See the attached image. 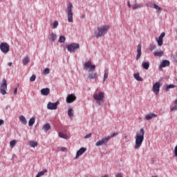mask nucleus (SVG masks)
<instances>
[{
	"label": "nucleus",
	"instance_id": "nucleus-46",
	"mask_svg": "<svg viewBox=\"0 0 177 177\" xmlns=\"http://www.w3.org/2000/svg\"><path fill=\"white\" fill-rule=\"evenodd\" d=\"M174 110H177V105H175L174 107L171 108V111H174Z\"/></svg>",
	"mask_w": 177,
	"mask_h": 177
},
{
	"label": "nucleus",
	"instance_id": "nucleus-36",
	"mask_svg": "<svg viewBox=\"0 0 177 177\" xmlns=\"http://www.w3.org/2000/svg\"><path fill=\"white\" fill-rule=\"evenodd\" d=\"M46 172H48V169H44L43 171L39 172L37 174L40 176H42L44 174H46Z\"/></svg>",
	"mask_w": 177,
	"mask_h": 177
},
{
	"label": "nucleus",
	"instance_id": "nucleus-47",
	"mask_svg": "<svg viewBox=\"0 0 177 177\" xmlns=\"http://www.w3.org/2000/svg\"><path fill=\"white\" fill-rule=\"evenodd\" d=\"M115 177H123L122 173H118V174H116Z\"/></svg>",
	"mask_w": 177,
	"mask_h": 177
},
{
	"label": "nucleus",
	"instance_id": "nucleus-52",
	"mask_svg": "<svg viewBox=\"0 0 177 177\" xmlns=\"http://www.w3.org/2000/svg\"><path fill=\"white\" fill-rule=\"evenodd\" d=\"M36 177H40V176H39V175H38V174H37Z\"/></svg>",
	"mask_w": 177,
	"mask_h": 177
},
{
	"label": "nucleus",
	"instance_id": "nucleus-28",
	"mask_svg": "<svg viewBox=\"0 0 177 177\" xmlns=\"http://www.w3.org/2000/svg\"><path fill=\"white\" fill-rule=\"evenodd\" d=\"M154 56H162L164 55V51L160 50V51H155L153 53Z\"/></svg>",
	"mask_w": 177,
	"mask_h": 177
},
{
	"label": "nucleus",
	"instance_id": "nucleus-19",
	"mask_svg": "<svg viewBox=\"0 0 177 177\" xmlns=\"http://www.w3.org/2000/svg\"><path fill=\"white\" fill-rule=\"evenodd\" d=\"M169 64H171V62H169V61L165 59L162 62V63L160 65V67L161 68H164V67H168V66H169Z\"/></svg>",
	"mask_w": 177,
	"mask_h": 177
},
{
	"label": "nucleus",
	"instance_id": "nucleus-15",
	"mask_svg": "<svg viewBox=\"0 0 177 177\" xmlns=\"http://www.w3.org/2000/svg\"><path fill=\"white\" fill-rule=\"evenodd\" d=\"M86 151V148L82 147L80 148L76 153L75 158H78L79 157H81V156L83 155L84 153Z\"/></svg>",
	"mask_w": 177,
	"mask_h": 177
},
{
	"label": "nucleus",
	"instance_id": "nucleus-23",
	"mask_svg": "<svg viewBox=\"0 0 177 177\" xmlns=\"http://www.w3.org/2000/svg\"><path fill=\"white\" fill-rule=\"evenodd\" d=\"M57 38V37L56 36V34L55 33H51L50 35V37L49 39L50 41H51L52 42H53L54 41H56V39Z\"/></svg>",
	"mask_w": 177,
	"mask_h": 177
},
{
	"label": "nucleus",
	"instance_id": "nucleus-25",
	"mask_svg": "<svg viewBox=\"0 0 177 177\" xmlns=\"http://www.w3.org/2000/svg\"><path fill=\"white\" fill-rule=\"evenodd\" d=\"M43 129L46 132H48V131H49V129H50V124H49V123H46V124L44 125Z\"/></svg>",
	"mask_w": 177,
	"mask_h": 177
},
{
	"label": "nucleus",
	"instance_id": "nucleus-11",
	"mask_svg": "<svg viewBox=\"0 0 177 177\" xmlns=\"http://www.w3.org/2000/svg\"><path fill=\"white\" fill-rule=\"evenodd\" d=\"M77 100V97L73 93L68 94L66 97V103H73V102H75Z\"/></svg>",
	"mask_w": 177,
	"mask_h": 177
},
{
	"label": "nucleus",
	"instance_id": "nucleus-2",
	"mask_svg": "<svg viewBox=\"0 0 177 177\" xmlns=\"http://www.w3.org/2000/svg\"><path fill=\"white\" fill-rule=\"evenodd\" d=\"M110 29V26L109 25H104L97 28V32H95V38H100V37H104L107 32Z\"/></svg>",
	"mask_w": 177,
	"mask_h": 177
},
{
	"label": "nucleus",
	"instance_id": "nucleus-5",
	"mask_svg": "<svg viewBox=\"0 0 177 177\" xmlns=\"http://www.w3.org/2000/svg\"><path fill=\"white\" fill-rule=\"evenodd\" d=\"M84 66V70H88V68L90 67V68L88 70L89 73H92V72L95 71V69L96 68V66L95 65H92V62H91V61L85 62Z\"/></svg>",
	"mask_w": 177,
	"mask_h": 177
},
{
	"label": "nucleus",
	"instance_id": "nucleus-37",
	"mask_svg": "<svg viewBox=\"0 0 177 177\" xmlns=\"http://www.w3.org/2000/svg\"><path fill=\"white\" fill-rule=\"evenodd\" d=\"M124 139H125V143H128V142H131V137L128 136H124Z\"/></svg>",
	"mask_w": 177,
	"mask_h": 177
},
{
	"label": "nucleus",
	"instance_id": "nucleus-33",
	"mask_svg": "<svg viewBox=\"0 0 177 177\" xmlns=\"http://www.w3.org/2000/svg\"><path fill=\"white\" fill-rule=\"evenodd\" d=\"M174 88H176V86L174 84H169L166 86V90L168 91V89H172Z\"/></svg>",
	"mask_w": 177,
	"mask_h": 177
},
{
	"label": "nucleus",
	"instance_id": "nucleus-22",
	"mask_svg": "<svg viewBox=\"0 0 177 177\" xmlns=\"http://www.w3.org/2000/svg\"><path fill=\"white\" fill-rule=\"evenodd\" d=\"M142 66L145 70H149V67H150V62H143L142 64Z\"/></svg>",
	"mask_w": 177,
	"mask_h": 177
},
{
	"label": "nucleus",
	"instance_id": "nucleus-6",
	"mask_svg": "<svg viewBox=\"0 0 177 177\" xmlns=\"http://www.w3.org/2000/svg\"><path fill=\"white\" fill-rule=\"evenodd\" d=\"M6 89H8V84L6 79H3L2 84L0 86V91L2 95H6Z\"/></svg>",
	"mask_w": 177,
	"mask_h": 177
},
{
	"label": "nucleus",
	"instance_id": "nucleus-39",
	"mask_svg": "<svg viewBox=\"0 0 177 177\" xmlns=\"http://www.w3.org/2000/svg\"><path fill=\"white\" fill-rule=\"evenodd\" d=\"M153 8L156 9V10H158V12L161 11V8H160V6H158L157 4H154L153 5Z\"/></svg>",
	"mask_w": 177,
	"mask_h": 177
},
{
	"label": "nucleus",
	"instance_id": "nucleus-9",
	"mask_svg": "<svg viewBox=\"0 0 177 177\" xmlns=\"http://www.w3.org/2000/svg\"><path fill=\"white\" fill-rule=\"evenodd\" d=\"M109 140H110V137L102 138L101 140L96 142L95 146H103L107 144Z\"/></svg>",
	"mask_w": 177,
	"mask_h": 177
},
{
	"label": "nucleus",
	"instance_id": "nucleus-35",
	"mask_svg": "<svg viewBox=\"0 0 177 177\" xmlns=\"http://www.w3.org/2000/svg\"><path fill=\"white\" fill-rule=\"evenodd\" d=\"M68 115L69 117H73L74 115V113H73V109H69L68 111Z\"/></svg>",
	"mask_w": 177,
	"mask_h": 177
},
{
	"label": "nucleus",
	"instance_id": "nucleus-38",
	"mask_svg": "<svg viewBox=\"0 0 177 177\" xmlns=\"http://www.w3.org/2000/svg\"><path fill=\"white\" fill-rule=\"evenodd\" d=\"M36 78H37V76H36L35 75H32L30 77V81L31 82H34V81H35Z\"/></svg>",
	"mask_w": 177,
	"mask_h": 177
},
{
	"label": "nucleus",
	"instance_id": "nucleus-16",
	"mask_svg": "<svg viewBox=\"0 0 177 177\" xmlns=\"http://www.w3.org/2000/svg\"><path fill=\"white\" fill-rule=\"evenodd\" d=\"M158 115L156 113H149L145 115V120L149 121V120H151V118H156Z\"/></svg>",
	"mask_w": 177,
	"mask_h": 177
},
{
	"label": "nucleus",
	"instance_id": "nucleus-49",
	"mask_svg": "<svg viewBox=\"0 0 177 177\" xmlns=\"http://www.w3.org/2000/svg\"><path fill=\"white\" fill-rule=\"evenodd\" d=\"M4 122H5L3 121V120L0 119V127H1V125H3Z\"/></svg>",
	"mask_w": 177,
	"mask_h": 177
},
{
	"label": "nucleus",
	"instance_id": "nucleus-30",
	"mask_svg": "<svg viewBox=\"0 0 177 177\" xmlns=\"http://www.w3.org/2000/svg\"><path fill=\"white\" fill-rule=\"evenodd\" d=\"M16 143H17V141H16V140H12L10 142V147H11V149H13V147L16 146Z\"/></svg>",
	"mask_w": 177,
	"mask_h": 177
},
{
	"label": "nucleus",
	"instance_id": "nucleus-48",
	"mask_svg": "<svg viewBox=\"0 0 177 177\" xmlns=\"http://www.w3.org/2000/svg\"><path fill=\"white\" fill-rule=\"evenodd\" d=\"M127 6H128V8H132V5H131L130 1H127Z\"/></svg>",
	"mask_w": 177,
	"mask_h": 177
},
{
	"label": "nucleus",
	"instance_id": "nucleus-7",
	"mask_svg": "<svg viewBox=\"0 0 177 177\" xmlns=\"http://www.w3.org/2000/svg\"><path fill=\"white\" fill-rule=\"evenodd\" d=\"M10 48V46L8 43L3 42L0 44V49L1 52H3V53H5L6 55L9 52Z\"/></svg>",
	"mask_w": 177,
	"mask_h": 177
},
{
	"label": "nucleus",
	"instance_id": "nucleus-50",
	"mask_svg": "<svg viewBox=\"0 0 177 177\" xmlns=\"http://www.w3.org/2000/svg\"><path fill=\"white\" fill-rule=\"evenodd\" d=\"M14 93H15V95H16V93H17V88H15Z\"/></svg>",
	"mask_w": 177,
	"mask_h": 177
},
{
	"label": "nucleus",
	"instance_id": "nucleus-44",
	"mask_svg": "<svg viewBox=\"0 0 177 177\" xmlns=\"http://www.w3.org/2000/svg\"><path fill=\"white\" fill-rule=\"evenodd\" d=\"M92 137V133H90L85 136L84 139H89V138Z\"/></svg>",
	"mask_w": 177,
	"mask_h": 177
},
{
	"label": "nucleus",
	"instance_id": "nucleus-34",
	"mask_svg": "<svg viewBox=\"0 0 177 177\" xmlns=\"http://www.w3.org/2000/svg\"><path fill=\"white\" fill-rule=\"evenodd\" d=\"M57 26H59V21H55L54 23L53 24L52 28H57Z\"/></svg>",
	"mask_w": 177,
	"mask_h": 177
},
{
	"label": "nucleus",
	"instance_id": "nucleus-12",
	"mask_svg": "<svg viewBox=\"0 0 177 177\" xmlns=\"http://www.w3.org/2000/svg\"><path fill=\"white\" fill-rule=\"evenodd\" d=\"M93 99L95 100H103L104 99V93L101 91L98 94H94Z\"/></svg>",
	"mask_w": 177,
	"mask_h": 177
},
{
	"label": "nucleus",
	"instance_id": "nucleus-8",
	"mask_svg": "<svg viewBox=\"0 0 177 177\" xmlns=\"http://www.w3.org/2000/svg\"><path fill=\"white\" fill-rule=\"evenodd\" d=\"M160 88H161V83H160V82H157L153 84L152 88L153 93L158 95L160 93Z\"/></svg>",
	"mask_w": 177,
	"mask_h": 177
},
{
	"label": "nucleus",
	"instance_id": "nucleus-41",
	"mask_svg": "<svg viewBox=\"0 0 177 177\" xmlns=\"http://www.w3.org/2000/svg\"><path fill=\"white\" fill-rule=\"evenodd\" d=\"M49 73H50V71L49 70V68H46L44 69V74L45 75H46V74H49Z\"/></svg>",
	"mask_w": 177,
	"mask_h": 177
},
{
	"label": "nucleus",
	"instance_id": "nucleus-18",
	"mask_svg": "<svg viewBox=\"0 0 177 177\" xmlns=\"http://www.w3.org/2000/svg\"><path fill=\"white\" fill-rule=\"evenodd\" d=\"M88 78L89 80H96L97 78V73L89 72Z\"/></svg>",
	"mask_w": 177,
	"mask_h": 177
},
{
	"label": "nucleus",
	"instance_id": "nucleus-51",
	"mask_svg": "<svg viewBox=\"0 0 177 177\" xmlns=\"http://www.w3.org/2000/svg\"><path fill=\"white\" fill-rule=\"evenodd\" d=\"M12 62H9V63H8V66H9L10 67H12Z\"/></svg>",
	"mask_w": 177,
	"mask_h": 177
},
{
	"label": "nucleus",
	"instance_id": "nucleus-24",
	"mask_svg": "<svg viewBox=\"0 0 177 177\" xmlns=\"http://www.w3.org/2000/svg\"><path fill=\"white\" fill-rule=\"evenodd\" d=\"M133 77L137 81H143L142 77H140V74H139V73H134Z\"/></svg>",
	"mask_w": 177,
	"mask_h": 177
},
{
	"label": "nucleus",
	"instance_id": "nucleus-40",
	"mask_svg": "<svg viewBox=\"0 0 177 177\" xmlns=\"http://www.w3.org/2000/svg\"><path fill=\"white\" fill-rule=\"evenodd\" d=\"M157 48V46L156 45H151L149 46V50H154V49H156Z\"/></svg>",
	"mask_w": 177,
	"mask_h": 177
},
{
	"label": "nucleus",
	"instance_id": "nucleus-20",
	"mask_svg": "<svg viewBox=\"0 0 177 177\" xmlns=\"http://www.w3.org/2000/svg\"><path fill=\"white\" fill-rule=\"evenodd\" d=\"M22 63H23L24 66H26V64H28V63H30V57H28V56L25 57L22 59Z\"/></svg>",
	"mask_w": 177,
	"mask_h": 177
},
{
	"label": "nucleus",
	"instance_id": "nucleus-21",
	"mask_svg": "<svg viewBox=\"0 0 177 177\" xmlns=\"http://www.w3.org/2000/svg\"><path fill=\"white\" fill-rule=\"evenodd\" d=\"M19 121H21V122L24 124V125H26V124H27V119H26V117H24V115L19 116Z\"/></svg>",
	"mask_w": 177,
	"mask_h": 177
},
{
	"label": "nucleus",
	"instance_id": "nucleus-29",
	"mask_svg": "<svg viewBox=\"0 0 177 177\" xmlns=\"http://www.w3.org/2000/svg\"><path fill=\"white\" fill-rule=\"evenodd\" d=\"M34 124H35V118H32L30 119V120L28 122V125H29V127H32V125H34Z\"/></svg>",
	"mask_w": 177,
	"mask_h": 177
},
{
	"label": "nucleus",
	"instance_id": "nucleus-32",
	"mask_svg": "<svg viewBox=\"0 0 177 177\" xmlns=\"http://www.w3.org/2000/svg\"><path fill=\"white\" fill-rule=\"evenodd\" d=\"M65 41H66V37L64 36H60L58 40V42H60L61 44H62L63 42H65Z\"/></svg>",
	"mask_w": 177,
	"mask_h": 177
},
{
	"label": "nucleus",
	"instance_id": "nucleus-27",
	"mask_svg": "<svg viewBox=\"0 0 177 177\" xmlns=\"http://www.w3.org/2000/svg\"><path fill=\"white\" fill-rule=\"evenodd\" d=\"M140 8H142V4H138L136 3V1H135V4L133 6V10H136V9H139Z\"/></svg>",
	"mask_w": 177,
	"mask_h": 177
},
{
	"label": "nucleus",
	"instance_id": "nucleus-14",
	"mask_svg": "<svg viewBox=\"0 0 177 177\" xmlns=\"http://www.w3.org/2000/svg\"><path fill=\"white\" fill-rule=\"evenodd\" d=\"M142 56V46L138 44L137 46L136 60H139Z\"/></svg>",
	"mask_w": 177,
	"mask_h": 177
},
{
	"label": "nucleus",
	"instance_id": "nucleus-3",
	"mask_svg": "<svg viewBox=\"0 0 177 177\" xmlns=\"http://www.w3.org/2000/svg\"><path fill=\"white\" fill-rule=\"evenodd\" d=\"M68 23H73V3H68L66 8Z\"/></svg>",
	"mask_w": 177,
	"mask_h": 177
},
{
	"label": "nucleus",
	"instance_id": "nucleus-26",
	"mask_svg": "<svg viewBox=\"0 0 177 177\" xmlns=\"http://www.w3.org/2000/svg\"><path fill=\"white\" fill-rule=\"evenodd\" d=\"M59 138H62V139H68V136L67 134H64L62 132L59 133Z\"/></svg>",
	"mask_w": 177,
	"mask_h": 177
},
{
	"label": "nucleus",
	"instance_id": "nucleus-10",
	"mask_svg": "<svg viewBox=\"0 0 177 177\" xmlns=\"http://www.w3.org/2000/svg\"><path fill=\"white\" fill-rule=\"evenodd\" d=\"M59 104V101H57L56 102H48L47 104V109L48 110H56L57 109V106Z\"/></svg>",
	"mask_w": 177,
	"mask_h": 177
},
{
	"label": "nucleus",
	"instance_id": "nucleus-1",
	"mask_svg": "<svg viewBox=\"0 0 177 177\" xmlns=\"http://www.w3.org/2000/svg\"><path fill=\"white\" fill-rule=\"evenodd\" d=\"M136 145L134 147L136 149H139L142 146L143 143V140H145V129H140L138 132L136 134Z\"/></svg>",
	"mask_w": 177,
	"mask_h": 177
},
{
	"label": "nucleus",
	"instance_id": "nucleus-43",
	"mask_svg": "<svg viewBox=\"0 0 177 177\" xmlns=\"http://www.w3.org/2000/svg\"><path fill=\"white\" fill-rule=\"evenodd\" d=\"M117 135H118V133H113L111 134V136H107V137H108V138H110V139H111V138H114V137L117 136Z\"/></svg>",
	"mask_w": 177,
	"mask_h": 177
},
{
	"label": "nucleus",
	"instance_id": "nucleus-31",
	"mask_svg": "<svg viewBox=\"0 0 177 177\" xmlns=\"http://www.w3.org/2000/svg\"><path fill=\"white\" fill-rule=\"evenodd\" d=\"M29 145L30 146H31V147H37L38 146V143H37V142L35 141H30Z\"/></svg>",
	"mask_w": 177,
	"mask_h": 177
},
{
	"label": "nucleus",
	"instance_id": "nucleus-4",
	"mask_svg": "<svg viewBox=\"0 0 177 177\" xmlns=\"http://www.w3.org/2000/svg\"><path fill=\"white\" fill-rule=\"evenodd\" d=\"M66 48L68 52H73V53H75V50H77V49H80V44L73 43L71 44H68L66 46Z\"/></svg>",
	"mask_w": 177,
	"mask_h": 177
},
{
	"label": "nucleus",
	"instance_id": "nucleus-45",
	"mask_svg": "<svg viewBox=\"0 0 177 177\" xmlns=\"http://www.w3.org/2000/svg\"><path fill=\"white\" fill-rule=\"evenodd\" d=\"M61 150L64 152V153H66L67 151V148L66 147H62L61 148Z\"/></svg>",
	"mask_w": 177,
	"mask_h": 177
},
{
	"label": "nucleus",
	"instance_id": "nucleus-42",
	"mask_svg": "<svg viewBox=\"0 0 177 177\" xmlns=\"http://www.w3.org/2000/svg\"><path fill=\"white\" fill-rule=\"evenodd\" d=\"M107 78H109V73H105L104 74V80L103 82H104V81H106V80H107Z\"/></svg>",
	"mask_w": 177,
	"mask_h": 177
},
{
	"label": "nucleus",
	"instance_id": "nucleus-13",
	"mask_svg": "<svg viewBox=\"0 0 177 177\" xmlns=\"http://www.w3.org/2000/svg\"><path fill=\"white\" fill-rule=\"evenodd\" d=\"M165 37V32H162L159 36L158 39H156L158 46H162V39Z\"/></svg>",
	"mask_w": 177,
	"mask_h": 177
},
{
	"label": "nucleus",
	"instance_id": "nucleus-17",
	"mask_svg": "<svg viewBox=\"0 0 177 177\" xmlns=\"http://www.w3.org/2000/svg\"><path fill=\"white\" fill-rule=\"evenodd\" d=\"M41 93L43 96H48V95L50 93V89H49V88H42L41 90Z\"/></svg>",
	"mask_w": 177,
	"mask_h": 177
}]
</instances>
